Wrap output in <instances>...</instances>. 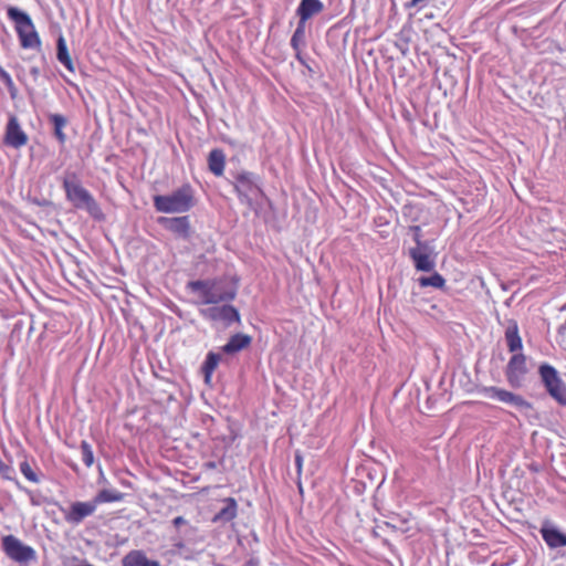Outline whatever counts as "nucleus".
I'll list each match as a JSON object with an SVG mask.
<instances>
[{"label":"nucleus","mask_w":566,"mask_h":566,"mask_svg":"<svg viewBox=\"0 0 566 566\" xmlns=\"http://www.w3.org/2000/svg\"><path fill=\"white\" fill-rule=\"evenodd\" d=\"M63 189L69 202L75 209L85 210L93 219L103 220V211L93 195L83 187L75 172H66L63 181Z\"/></svg>","instance_id":"obj_1"},{"label":"nucleus","mask_w":566,"mask_h":566,"mask_svg":"<svg viewBox=\"0 0 566 566\" xmlns=\"http://www.w3.org/2000/svg\"><path fill=\"white\" fill-rule=\"evenodd\" d=\"M188 289L200 297L201 304H218L235 297V290L219 280L190 281Z\"/></svg>","instance_id":"obj_2"},{"label":"nucleus","mask_w":566,"mask_h":566,"mask_svg":"<svg viewBox=\"0 0 566 566\" xmlns=\"http://www.w3.org/2000/svg\"><path fill=\"white\" fill-rule=\"evenodd\" d=\"M193 206V191L189 185H184L170 195L154 197V207L163 213H184Z\"/></svg>","instance_id":"obj_3"},{"label":"nucleus","mask_w":566,"mask_h":566,"mask_svg":"<svg viewBox=\"0 0 566 566\" xmlns=\"http://www.w3.org/2000/svg\"><path fill=\"white\" fill-rule=\"evenodd\" d=\"M8 18L14 23L23 49H40L41 40L30 15L17 7H9Z\"/></svg>","instance_id":"obj_4"},{"label":"nucleus","mask_w":566,"mask_h":566,"mask_svg":"<svg viewBox=\"0 0 566 566\" xmlns=\"http://www.w3.org/2000/svg\"><path fill=\"white\" fill-rule=\"evenodd\" d=\"M234 190L242 205L254 209L259 199L263 197L259 177L250 171H241L235 175L233 181Z\"/></svg>","instance_id":"obj_5"},{"label":"nucleus","mask_w":566,"mask_h":566,"mask_svg":"<svg viewBox=\"0 0 566 566\" xmlns=\"http://www.w3.org/2000/svg\"><path fill=\"white\" fill-rule=\"evenodd\" d=\"M1 548L9 559L20 565H28L38 559V554L32 546L11 534L1 538Z\"/></svg>","instance_id":"obj_6"},{"label":"nucleus","mask_w":566,"mask_h":566,"mask_svg":"<svg viewBox=\"0 0 566 566\" xmlns=\"http://www.w3.org/2000/svg\"><path fill=\"white\" fill-rule=\"evenodd\" d=\"M538 373L548 395L560 406H566V384L556 368L549 364H542Z\"/></svg>","instance_id":"obj_7"},{"label":"nucleus","mask_w":566,"mask_h":566,"mask_svg":"<svg viewBox=\"0 0 566 566\" xmlns=\"http://www.w3.org/2000/svg\"><path fill=\"white\" fill-rule=\"evenodd\" d=\"M64 521L72 525L78 526L85 518L92 516L96 512V506L93 500L90 501H75L67 507H60Z\"/></svg>","instance_id":"obj_8"},{"label":"nucleus","mask_w":566,"mask_h":566,"mask_svg":"<svg viewBox=\"0 0 566 566\" xmlns=\"http://www.w3.org/2000/svg\"><path fill=\"white\" fill-rule=\"evenodd\" d=\"M480 392L489 399H494L506 405L514 406L521 410L532 408V405L527 400H525L521 395H516L503 388H499L495 386L483 387L480 390Z\"/></svg>","instance_id":"obj_9"},{"label":"nucleus","mask_w":566,"mask_h":566,"mask_svg":"<svg viewBox=\"0 0 566 566\" xmlns=\"http://www.w3.org/2000/svg\"><path fill=\"white\" fill-rule=\"evenodd\" d=\"M415 230L416 232H419L420 228L416 227ZM415 240L417 242V247L409 250V255L413 261L415 268L418 271L423 272L432 271L436 266L434 258L430 255L427 244L421 242L418 233H416Z\"/></svg>","instance_id":"obj_10"},{"label":"nucleus","mask_w":566,"mask_h":566,"mask_svg":"<svg viewBox=\"0 0 566 566\" xmlns=\"http://www.w3.org/2000/svg\"><path fill=\"white\" fill-rule=\"evenodd\" d=\"M526 374V357L521 353L514 354L509 360L505 369L507 382L513 388H520L523 386Z\"/></svg>","instance_id":"obj_11"},{"label":"nucleus","mask_w":566,"mask_h":566,"mask_svg":"<svg viewBox=\"0 0 566 566\" xmlns=\"http://www.w3.org/2000/svg\"><path fill=\"white\" fill-rule=\"evenodd\" d=\"M201 315L212 321H222L227 326L240 322V315L232 305L212 306L200 311Z\"/></svg>","instance_id":"obj_12"},{"label":"nucleus","mask_w":566,"mask_h":566,"mask_svg":"<svg viewBox=\"0 0 566 566\" xmlns=\"http://www.w3.org/2000/svg\"><path fill=\"white\" fill-rule=\"evenodd\" d=\"M4 143L13 148H20L28 143V135L23 132L19 119L14 115L9 117L6 127Z\"/></svg>","instance_id":"obj_13"},{"label":"nucleus","mask_w":566,"mask_h":566,"mask_svg":"<svg viewBox=\"0 0 566 566\" xmlns=\"http://www.w3.org/2000/svg\"><path fill=\"white\" fill-rule=\"evenodd\" d=\"M158 223L179 238L189 239L190 237V221L187 216L172 218L160 217Z\"/></svg>","instance_id":"obj_14"},{"label":"nucleus","mask_w":566,"mask_h":566,"mask_svg":"<svg viewBox=\"0 0 566 566\" xmlns=\"http://www.w3.org/2000/svg\"><path fill=\"white\" fill-rule=\"evenodd\" d=\"M539 532L549 548L566 546V534L562 533L556 526L545 523L541 527Z\"/></svg>","instance_id":"obj_15"},{"label":"nucleus","mask_w":566,"mask_h":566,"mask_svg":"<svg viewBox=\"0 0 566 566\" xmlns=\"http://www.w3.org/2000/svg\"><path fill=\"white\" fill-rule=\"evenodd\" d=\"M323 10L324 3L321 0H301L296 14L300 18L298 21L306 23L307 20L319 14Z\"/></svg>","instance_id":"obj_16"},{"label":"nucleus","mask_w":566,"mask_h":566,"mask_svg":"<svg viewBox=\"0 0 566 566\" xmlns=\"http://www.w3.org/2000/svg\"><path fill=\"white\" fill-rule=\"evenodd\" d=\"M251 337L247 334L238 333L230 337L228 343L222 346V352L224 354H235L243 348L248 347L251 344Z\"/></svg>","instance_id":"obj_17"},{"label":"nucleus","mask_w":566,"mask_h":566,"mask_svg":"<svg viewBox=\"0 0 566 566\" xmlns=\"http://www.w3.org/2000/svg\"><path fill=\"white\" fill-rule=\"evenodd\" d=\"M122 566H160V564L148 559L142 551H132L124 556Z\"/></svg>","instance_id":"obj_18"},{"label":"nucleus","mask_w":566,"mask_h":566,"mask_svg":"<svg viewBox=\"0 0 566 566\" xmlns=\"http://www.w3.org/2000/svg\"><path fill=\"white\" fill-rule=\"evenodd\" d=\"M56 59L63 64L70 72H74V63L70 56L66 41L63 34H60L56 41Z\"/></svg>","instance_id":"obj_19"},{"label":"nucleus","mask_w":566,"mask_h":566,"mask_svg":"<svg viewBox=\"0 0 566 566\" xmlns=\"http://www.w3.org/2000/svg\"><path fill=\"white\" fill-rule=\"evenodd\" d=\"M226 157L221 149H212L208 157V166L214 176H221L224 171Z\"/></svg>","instance_id":"obj_20"},{"label":"nucleus","mask_w":566,"mask_h":566,"mask_svg":"<svg viewBox=\"0 0 566 566\" xmlns=\"http://www.w3.org/2000/svg\"><path fill=\"white\" fill-rule=\"evenodd\" d=\"M224 506L216 514L213 521L230 522L237 516L238 504L233 497L223 500Z\"/></svg>","instance_id":"obj_21"},{"label":"nucleus","mask_w":566,"mask_h":566,"mask_svg":"<svg viewBox=\"0 0 566 566\" xmlns=\"http://www.w3.org/2000/svg\"><path fill=\"white\" fill-rule=\"evenodd\" d=\"M505 340L510 352L516 353L522 349V338L520 337L518 327L515 322L507 326L505 331Z\"/></svg>","instance_id":"obj_22"},{"label":"nucleus","mask_w":566,"mask_h":566,"mask_svg":"<svg viewBox=\"0 0 566 566\" xmlns=\"http://www.w3.org/2000/svg\"><path fill=\"white\" fill-rule=\"evenodd\" d=\"M123 493L116 490L103 489L98 491L97 494L92 500L95 503V506L97 507L102 503L119 502L123 500Z\"/></svg>","instance_id":"obj_23"},{"label":"nucleus","mask_w":566,"mask_h":566,"mask_svg":"<svg viewBox=\"0 0 566 566\" xmlns=\"http://www.w3.org/2000/svg\"><path fill=\"white\" fill-rule=\"evenodd\" d=\"M49 118L54 126V136L61 145H64L66 142V135L64 134L63 128L67 124L66 118L61 114H51Z\"/></svg>","instance_id":"obj_24"},{"label":"nucleus","mask_w":566,"mask_h":566,"mask_svg":"<svg viewBox=\"0 0 566 566\" xmlns=\"http://www.w3.org/2000/svg\"><path fill=\"white\" fill-rule=\"evenodd\" d=\"M305 24L298 21L297 27L291 38V46L296 51V57L300 60V52L305 44Z\"/></svg>","instance_id":"obj_25"},{"label":"nucleus","mask_w":566,"mask_h":566,"mask_svg":"<svg viewBox=\"0 0 566 566\" xmlns=\"http://www.w3.org/2000/svg\"><path fill=\"white\" fill-rule=\"evenodd\" d=\"M220 361V355L213 352H209L206 360L202 365V371L205 374V381L209 382L211 376Z\"/></svg>","instance_id":"obj_26"},{"label":"nucleus","mask_w":566,"mask_h":566,"mask_svg":"<svg viewBox=\"0 0 566 566\" xmlns=\"http://www.w3.org/2000/svg\"><path fill=\"white\" fill-rule=\"evenodd\" d=\"M419 285L422 287L432 286L434 289H442L446 284V280L442 275L434 272L430 276H421L418 279Z\"/></svg>","instance_id":"obj_27"},{"label":"nucleus","mask_w":566,"mask_h":566,"mask_svg":"<svg viewBox=\"0 0 566 566\" xmlns=\"http://www.w3.org/2000/svg\"><path fill=\"white\" fill-rule=\"evenodd\" d=\"M82 461L86 467H91L94 462V454L92 447L88 442L82 441L81 443Z\"/></svg>","instance_id":"obj_28"},{"label":"nucleus","mask_w":566,"mask_h":566,"mask_svg":"<svg viewBox=\"0 0 566 566\" xmlns=\"http://www.w3.org/2000/svg\"><path fill=\"white\" fill-rule=\"evenodd\" d=\"M20 471L23 474V476L29 480L30 482L38 483L39 476L35 474V472L32 470L30 463L28 461H23L20 463Z\"/></svg>","instance_id":"obj_29"},{"label":"nucleus","mask_w":566,"mask_h":566,"mask_svg":"<svg viewBox=\"0 0 566 566\" xmlns=\"http://www.w3.org/2000/svg\"><path fill=\"white\" fill-rule=\"evenodd\" d=\"M14 472L13 468L6 464L1 459H0V476L6 479V480H12V473Z\"/></svg>","instance_id":"obj_30"},{"label":"nucleus","mask_w":566,"mask_h":566,"mask_svg":"<svg viewBox=\"0 0 566 566\" xmlns=\"http://www.w3.org/2000/svg\"><path fill=\"white\" fill-rule=\"evenodd\" d=\"M428 0H411L410 2H407L405 6L406 8H423Z\"/></svg>","instance_id":"obj_31"},{"label":"nucleus","mask_w":566,"mask_h":566,"mask_svg":"<svg viewBox=\"0 0 566 566\" xmlns=\"http://www.w3.org/2000/svg\"><path fill=\"white\" fill-rule=\"evenodd\" d=\"M295 465H296L297 474L300 475L302 472L303 457L298 451L295 453Z\"/></svg>","instance_id":"obj_32"},{"label":"nucleus","mask_w":566,"mask_h":566,"mask_svg":"<svg viewBox=\"0 0 566 566\" xmlns=\"http://www.w3.org/2000/svg\"><path fill=\"white\" fill-rule=\"evenodd\" d=\"M187 521L182 517V516H177L172 520V524L176 526V527H179L180 525H184L186 524Z\"/></svg>","instance_id":"obj_33"},{"label":"nucleus","mask_w":566,"mask_h":566,"mask_svg":"<svg viewBox=\"0 0 566 566\" xmlns=\"http://www.w3.org/2000/svg\"><path fill=\"white\" fill-rule=\"evenodd\" d=\"M11 77V75L0 66V80L2 82H6L7 80H9Z\"/></svg>","instance_id":"obj_34"},{"label":"nucleus","mask_w":566,"mask_h":566,"mask_svg":"<svg viewBox=\"0 0 566 566\" xmlns=\"http://www.w3.org/2000/svg\"><path fill=\"white\" fill-rule=\"evenodd\" d=\"M4 85L7 86V88H13L14 86V83L12 81V77H10L9 80H7L6 82H3Z\"/></svg>","instance_id":"obj_35"},{"label":"nucleus","mask_w":566,"mask_h":566,"mask_svg":"<svg viewBox=\"0 0 566 566\" xmlns=\"http://www.w3.org/2000/svg\"><path fill=\"white\" fill-rule=\"evenodd\" d=\"M4 85L7 86V88H13L14 86V83L12 81V77H10L9 80H7L6 82H3Z\"/></svg>","instance_id":"obj_36"},{"label":"nucleus","mask_w":566,"mask_h":566,"mask_svg":"<svg viewBox=\"0 0 566 566\" xmlns=\"http://www.w3.org/2000/svg\"><path fill=\"white\" fill-rule=\"evenodd\" d=\"M8 91L10 93L11 97L14 98L15 95H17V87H15V85L13 86V88H8Z\"/></svg>","instance_id":"obj_37"},{"label":"nucleus","mask_w":566,"mask_h":566,"mask_svg":"<svg viewBox=\"0 0 566 566\" xmlns=\"http://www.w3.org/2000/svg\"><path fill=\"white\" fill-rule=\"evenodd\" d=\"M207 467L210 469H214L216 464H214V462H209V463H207Z\"/></svg>","instance_id":"obj_38"},{"label":"nucleus","mask_w":566,"mask_h":566,"mask_svg":"<svg viewBox=\"0 0 566 566\" xmlns=\"http://www.w3.org/2000/svg\"><path fill=\"white\" fill-rule=\"evenodd\" d=\"M562 329H563V331H566V318H565V323H564V324H563V326H562Z\"/></svg>","instance_id":"obj_39"}]
</instances>
